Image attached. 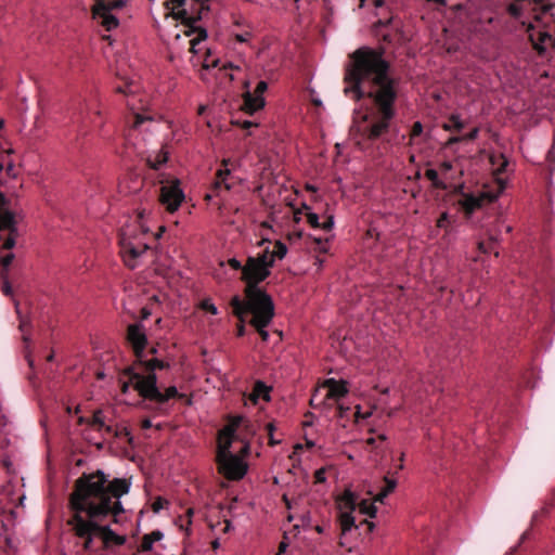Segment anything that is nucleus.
Returning <instances> with one entry per match:
<instances>
[{
    "label": "nucleus",
    "instance_id": "nucleus-47",
    "mask_svg": "<svg viewBox=\"0 0 555 555\" xmlns=\"http://www.w3.org/2000/svg\"><path fill=\"white\" fill-rule=\"evenodd\" d=\"M492 244H493V242H492V241H491V242H489V243L480 242V243L478 244V249H479L481 253L487 254V253H489V251L492 249Z\"/></svg>",
    "mask_w": 555,
    "mask_h": 555
},
{
    "label": "nucleus",
    "instance_id": "nucleus-8",
    "mask_svg": "<svg viewBox=\"0 0 555 555\" xmlns=\"http://www.w3.org/2000/svg\"><path fill=\"white\" fill-rule=\"evenodd\" d=\"M157 182L160 184L159 202L168 212H175L184 201V193L178 179L170 180L164 173L159 175Z\"/></svg>",
    "mask_w": 555,
    "mask_h": 555
},
{
    "label": "nucleus",
    "instance_id": "nucleus-22",
    "mask_svg": "<svg viewBox=\"0 0 555 555\" xmlns=\"http://www.w3.org/2000/svg\"><path fill=\"white\" fill-rule=\"evenodd\" d=\"M164 534L159 530H155L149 534H144L138 551L141 553L150 552L153 547V543L162 540Z\"/></svg>",
    "mask_w": 555,
    "mask_h": 555
},
{
    "label": "nucleus",
    "instance_id": "nucleus-29",
    "mask_svg": "<svg viewBox=\"0 0 555 555\" xmlns=\"http://www.w3.org/2000/svg\"><path fill=\"white\" fill-rule=\"evenodd\" d=\"M87 117L90 120V122L94 124L95 126L101 127L103 125L102 121H96V119L101 117V111L93 103L87 105Z\"/></svg>",
    "mask_w": 555,
    "mask_h": 555
},
{
    "label": "nucleus",
    "instance_id": "nucleus-21",
    "mask_svg": "<svg viewBox=\"0 0 555 555\" xmlns=\"http://www.w3.org/2000/svg\"><path fill=\"white\" fill-rule=\"evenodd\" d=\"M167 162L168 152L164 149L159 150L158 152L149 154L145 158L146 165L153 170H158Z\"/></svg>",
    "mask_w": 555,
    "mask_h": 555
},
{
    "label": "nucleus",
    "instance_id": "nucleus-52",
    "mask_svg": "<svg viewBox=\"0 0 555 555\" xmlns=\"http://www.w3.org/2000/svg\"><path fill=\"white\" fill-rule=\"evenodd\" d=\"M2 292L7 296L12 294V287H11L10 283L7 280H4L3 283H2Z\"/></svg>",
    "mask_w": 555,
    "mask_h": 555
},
{
    "label": "nucleus",
    "instance_id": "nucleus-59",
    "mask_svg": "<svg viewBox=\"0 0 555 555\" xmlns=\"http://www.w3.org/2000/svg\"><path fill=\"white\" fill-rule=\"evenodd\" d=\"M218 63H219V61H218V60H214V61L211 62V64H209V63H207V61H205V63H204V65H203V66H204L205 68L216 67V66L218 65Z\"/></svg>",
    "mask_w": 555,
    "mask_h": 555
},
{
    "label": "nucleus",
    "instance_id": "nucleus-40",
    "mask_svg": "<svg viewBox=\"0 0 555 555\" xmlns=\"http://www.w3.org/2000/svg\"><path fill=\"white\" fill-rule=\"evenodd\" d=\"M193 514H194L193 508H188V509H186V513H185V516H180V517H179V521H180V527H181V528H183V527H184L183 521H185L186 527L191 526V524H192V516H193Z\"/></svg>",
    "mask_w": 555,
    "mask_h": 555
},
{
    "label": "nucleus",
    "instance_id": "nucleus-49",
    "mask_svg": "<svg viewBox=\"0 0 555 555\" xmlns=\"http://www.w3.org/2000/svg\"><path fill=\"white\" fill-rule=\"evenodd\" d=\"M448 218H449L448 214L447 212H442L440 215V217L438 218V220H437V227L438 228H444L447 222H448Z\"/></svg>",
    "mask_w": 555,
    "mask_h": 555
},
{
    "label": "nucleus",
    "instance_id": "nucleus-56",
    "mask_svg": "<svg viewBox=\"0 0 555 555\" xmlns=\"http://www.w3.org/2000/svg\"><path fill=\"white\" fill-rule=\"evenodd\" d=\"M440 169H441V171H443V172L450 171V170L452 169V164H451V162H443V163H441V165H440Z\"/></svg>",
    "mask_w": 555,
    "mask_h": 555
},
{
    "label": "nucleus",
    "instance_id": "nucleus-39",
    "mask_svg": "<svg viewBox=\"0 0 555 555\" xmlns=\"http://www.w3.org/2000/svg\"><path fill=\"white\" fill-rule=\"evenodd\" d=\"M423 133V125L421 121H415L412 126L411 132H410V142L409 144L413 143V140L417 137H420Z\"/></svg>",
    "mask_w": 555,
    "mask_h": 555
},
{
    "label": "nucleus",
    "instance_id": "nucleus-60",
    "mask_svg": "<svg viewBox=\"0 0 555 555\" xmlns=\"http://www.w3.org/2000/svg\"><path fill=\"white\" fill-rule=\"evenodd\" d=\"M428 2H433V3H436V4H439V5H444L446 4V1L444 0H427Z\"/></svg>",
    "mask_w": 555,
    "mask_h": 555
},
{
    "label": "nucleus",
    "instance_id": "nucleus-12",
    "mask_svg": "<svg viewBox=\"0 0 555 555\" xmlns=\"http://www.w3.org/2000/svg\"><path fill=\"white\" fill-rule=\"evenodd\" d=\"M527 34L532 48L538 52L539 55H543L546 52L547 47L555 46V38L550 33L535 29L532 24L528 25Z\"/></svg>",
    "mask_w": 555,
    "mask_h": 555
},
{
    "label": "nucleus",
    "instance_id": "nucleus-53",
    "mask_svg": "<svg viewBox=\"0 0 555 555\" xmlns=\"http://www.w3.org/2000/svg\"><path fill=\"white\" fill-rule=\"evenodd\" d=\"M249 452H250V446L248 442H246L243 446L242 450L240 451V454H237V455L243 459V457L247 456L249 454Z\"/></svg>",
    "mask_w": 555,
    "mask_h": 555
},
{
    "label": "nucleus",
    "instance_id": "nucleus-26",
    "mask_svg": "<svg viewBox=\"0 0 555 555\" xmlns=\"http://www.w3.org/2000/svg\"><path fill=\"white\" fill-rule=\"evenodd\" d=\"M352 511L349 509V512H341L339 514V521H340V528L341 533L345 534L348 531H350L353 527H356L354 524V517L351 514Z\"/></svg>",
    "mask_w": 555,
    "mask_h": 555
},
{
    "label": "nucleus",
    "instance_id": "nucleus-51",
    "mask_svg": "<svg viewBox=\"0 0 555 555\" xmlns=\"http://www.w3.org/2000/svg\"><path fill=\"white\" fill-rule=\"evenodd\" d=\"M350 411L349 406L338 405L337 416L340 418L347 417V413Z\"/></svg>",
    "mask_w": 555,
    "mask_h": 555
},
{
    "label": "nucleus",
    "instance_id": "nucleus-48",
    "mask_svg": "<svg viewBox=\"0 0 555 555\" xmlns=\"http://www.w3.org/2000/svg\"><path fill=\"white\" fill-rule=\"evenodd\" d=\"M228 263L232 269L241 270L243 272L244 266H242V263L237 259L231 258L228 260Z\"/></svg>",
    "mask_w": 555,
    "mask_h": 555
},
{
    "label": "nucleus",
    "instance_id": "nucleus-46",
    "mask_svg": "<svg viewBox=\"0 0 555 555\" xmlns=\"http://www.w3.org/2000/svg\"><path fill=\"white\" fill-rule=\"evenodd\" d=\"M266 428H267L268 435H269V444L270 446L276 444L278 441H275L273 439L274 425L272 423H269V424H267Z\"/></svg>",
    "mask_w": 555,
    "mask_h": 555
},
{
    "label": "nucleus",
    "instance_id": "nucleus-44",
    "mask_svg": "<svg viewBox=\"0 0 555 555\" xmlns=\"http://www.w3.org/2000/svg\"><path fill=\"white\" fill-rule=\"evenodd\" d=\"M334 227V217L333 216H327L326 220L322 223H320V228L319 229H322L324 231H331Z\"/></svg>",
    "mask_w": 555,
    "mask_h": 555
},
{
    "label": "nucleus",
    "instance_id": "nucleus-31",
    "mask_svg": "<svg viewBox=\"0 0 555 555\" xmlns=\"http://www.w3.org/2000/svg\"><path fill=\"white\" fill-rule=\"evenodd\" d=\"M443 128L448 131H461L464 128V124L461 121L457 115H451L449 118V124L444 125Z\"/></svg>",
    "mask_w": 555,
    "mask_h": 555
},
{
    "label": "nucleus",
    "instance_id": "nucleus-23",
    "mask_svg": "<svg viewBox=\"0 0 555 555\" xmlns=\"http://www.w3.org/2000/svg\"><path fill=\"white\" fill-rule=\"evenodd\" d=\"M79 422L80 423H86L87 425L95 428L96 430H101V429L105 430V427L107 426L105 424V416H104L102 410H95L93 412V415H92L91 418L80 417Z\"/></svg>",
    "mask_w": 555,
    "mask_h": 555
},
{
    "label": "nucleus",
    "instance_id": "nucleus-63",
    "mask_svg": "<svg viewBox=\"0 0 555 555\" xmlns=\"http://www.w3.org/2000/svg\"><path fill=\"white\" fill-rule=\"evenodd\" d=\"M364 522L367 525L369 530H370V531H372V530H373V528H374V524H373V522H369V521H366V520H365Z\"/></svg>",
    "mask_w": 555,
    "mask_h": 555
},
{
    "label": "nucleus",
    "instance_id": "nucleus-16",
    "mask_svg": "<svg viewBox=\"0 0 555 555\" xmlns=\"http://www.w3.org/2000/svg\"><path fill=\"white\" fill-rule=\"evenodd\" d=\"M120 246L125 263L129 268H134L135 260L149 248L147 245L135 246L126 240H121Z\"/></svg>",
    "mask_w": 555,
    "mask_h": 555
},
{
    "label": "nucleus",
    "instance_id": "nucleus-30",
    "mask_svg": "<svg viewBox=\"0 0 555 555\" xmlns=\"http://www.w3.org/2000/svg\"><path fill=\"white\" fill-rule=\"evenodd\" d=\"M425 177L431 181L433 185L437 189H440V190H446L447 189V185L444 182H442L439 177H438V172L435 170V169H427L425 171Z\"/></svg>",
    "mask_w": 555,
    "mask_h": 555
},
{
    "label": "nucleus",
    "instance_id": "nucleus-2",
    "mask_svg": "<svg viewBox=\"0 0 555 555\" xmlns=\"http://www.w3.org/2000/svg\"><path fill=\"white\" fill-rule=\"evenodd\" d=\"M131 482L126 478L108 480L100 469L83 473L74 485L68 498L70 516L67 525L74 534L83 539L82 547L90 551L93 537L98 535V522L104 521L109 515L113 522L118 524L125 508L119 499L130 490Z\"/></svg>",
    "mask_w": 555,
    "mask_h": 555
},
{
    "label": "nucleus",
    "instance_id": "nucleus-36",
    "mask_svg": "<svg viewBox=\"0 0 555 555\" xmlns=\"http://www.w3.org/2000/svg\"><path fill=\"white\" fill-rule=\"evenodd\" d=\"M116 92L124 93L126 95L134 93L137 89L134 88V83L131 80H127L124 86H117Z\"/></svg>",
    "mask_w": 555,
    "mask_h": 555
},
{
    "label": "nucleus",
    "instance_id": "nucleus-14",
    "mask_svg": "<svg viewBox=\"0 0 555 555\" xmlns=\"http://www.w3.org/2000/svg\"><path fill=\"white\" fill-rule=\"evenodd\" d=\"M268 83L263 80L257 83L254 93L247 91L243 96L244 109L248 114H253L264 106V99L262 94L267 91Z\"/></svg>",
    "mask_w": 555,
    "mask_h": 555
},
{
    "label": "nucleus",
    "instance_id": "nucleus-9",
    "mask_svg": "<svg viewBox=\"0 0 555 555\" xmlns=\"http://www.w3.org/2000/svg\"><path fill=\"white\" fill-rule=\"evenodd\" d=\"M251 309V319L249 324L258 332L263 341L269 339V333L266 327L271 323L274 318V304L273 301L258 302L248 305Z\"/></svg>",
    "mask_w": 555,
    "mask_h": 555
},
{
    "label": "nucleus",
    "instance_id": "nucleus-41",
    "mask_svg": "<svg viewBox=\"0 0 555 555\" xmlns=\"http://www.w3.org/2000/svg\"><path fill=\"white\" fill-rule=\"evenodd\" d=\"M306 216H307L308 223L312 228H314V229H319L320 228V223L321 222L319 221V216L317 214L308 211Z\"/></svg>",
    "mask_w": 555,
    "mask_h": 555
},
{
    "label": "nucleus",
    "instance_id": "nucleus-5",
    "mask_svg": "<svg viewBox=\"0 0 555 555\" xmlns=\"http://www.w3.org/2000/svg\"><path fill=\"white\" fill-rule=\"evenodd\" d=\"M130 373L131 382L134 383L135 390L145 400L155 402L157 404H165L169 399H185L188 404H191V399L186 398L184 393L178 391L177 387L170 386L165 392H162L157 387V377L155 371H146L147 375L139 372H133L132 369L128 370Z\"/></svg>",
    "mask_w": 555,
    "mask_h": 555
},
{
    "label": "nucleus",
    "instance_id": "nucleus-35",
    "mask_svg": "<svg viewBox=\"0 0 555 555\" xmlns=\"http://www.w3.org/2000/svg\"><path fill=\"white\" fill-rule=\"evenodd\" d=\"M130 369H132V370H133V372H137V371H135V365H134V364H133V365H131V366H128V367L124 371V375L128 377V380H124V382L121 383V391H122L124 393H126V392L128 391V389H129V387H130V386H132V387L135 389L134 383H133V382H131L130 373L128 372V370H130Z\"/></svg>",
    "mask_w": 555,
    "mask_h": 555
},
{
    "label": "nucleus",
    "instance_id": "nucleus-62",
    "mask_svg": "<svg viewBox=\"0 0 555 555\" xmlns=\"http://www.w3.org/2000/svg\"><path fill=\"white\" fill-rule=\"evenodd\" d=\"M163 232H165V227H160L158 233L156 234V237H160Z\"/></svg>",
    "mask_w": 555,
    "mask_h": 555
},
{
    "label": "nucleus",
    "instance_id": "nucleus-33",
    "mask_svg": "<svg viewBox=\"0 0 555 555\" xmlns=\"http://www.w3.org/2000/svg\"><path fill=\"white\" fill-rule=\"evenodd\" d=\"M506 11L515 20H519L522 16L524 9L520 2L514 1L506 7Z\"/></svg>",
    "mask_w": 555,
    "mask_h": 555
},
{
    "label": "nucleus",
    "instance_id": "nucleus-38",
    "mask_svg": "<svg viewBox=\"0 0 555 555\" xmlns=\"http://www.w3.org/2000/svg\"><path fill=\"white\" fill-rule=\"evenodd\" d=\"M199 308L214 315L218 314V308L208 298L201 302Z\"/></svg>",
    "mask_w": 555,
    "mask_h": 555
},
{
    "label": "nucleus",
    "instance_id": "nucleus-37",
    "mask_svg": "<svg viewBox=\"0 0 555 555\" xmlns=\"http://www.w3.org/2000/svg\"><path fill=\"white\" fill-rule=\"evenodd\" d=\"M313 242L315 244V250L321 254H326L328 251V238L314 237Z\"/></svg>",
    "mask_w": 555,
    "mask_h": 555
},
{
    "label": "nucleus",
    "instance_id": "nucleus-18",
    "mask_svg": "<svg viewBox=\"0 0 555 555\" xmlns=\"http://www.w3.org/2000/svg\"><path fill=\"white\" fill-rule=\"evenodd\" d=\"M324 387L327 389L326 399L337 401L348 393L347 383L345 380L328 378L324 382Z\"/></svg>",
    "mask_w": 555,
    "mask_h": 555
},
{
    "label": "nucleus",
    "instance_id": "nucleus-3",
    "mask_svg": "<svg viewBox=\"0 0 555 555\" xmlns=\"http://www.w3.org/2000/svg\"><path fill=\"white\" fill-rule=\"evenodd\" d=\"M272 267L273 260L268 248L256 257L247 258L241 280L246 284L243 300H248V305L273 301L270 295L258 286L270 275Z\"/></svg>",
    "mask_w": 555,
    "mask_h": 555
},
{
    "label": "nucleus",
    "instance_id": "nucleus-55",
    "mask_svg": "<svg viewBox=\"0 0 555 555\" xmlns=\"http://www.w3.org/2000/svg\"><path fill=\"white\" fill-rule=\"evenodd\" d=\"M235 124L240 125L243 129H249L254 126H257L255 122L249 121V120H244L242 124H240L238 121H235Z\"/></svg>",
    "mask_w": 555,
    "mask_h": 555
},
{
    "label": "nucleus",
    "instance_id": "nucleus-61",
    "mask_svg": "<svg viewBox=\"0 0 555 555\" xmlns=\"http://www.w3.org/2000/svg\"><path fill=\"white\" fill-rule=\"evenodd\" d=\"M366 443H367L369 446H374V443H375V438H369V439H366Z\"/></svg>",
    "mask_w": 555,
    "mask_h": 555
},
{
    "label": "nucleus",
    "instance_id": "nucleus-13",
    "mask_svg": "<svg viewBox=\"0 0 555 555\" xmlns=\"http://www.w3.org/2000/svg\"><path fill=\"white\" fill-rule=\"evenodd\" d=\"M232 313L237 318L238 323L236 326V335L243 337L246 333L245 321L248 314L251 315V309L248 307V300H243L240 296L235 295L230 301Z\"/></svg>",
    "mask_w": 555,
    "mask_h": 555
},
{
    "label": "nucleus",
    "instance_id": "nucleus-11",
    "mask_svg": "<svg viewBox=\"0 0 555 555\" xmlns=\"http://www.w3.org/2000/svg\"><path fill=\"white\" fill-rule=\"evenodd\" d=\"M218 472L228 480H241L247 473L248 466L241 456L236 454L217 459Z\"/></svg>",
    "mask_w": 555,
    "mask_h": 555
},
{
    "label": "nucleus",
    "instance_id": "nucleus-57",
    "mask_svg": "<svg viewBox=\"0 0 555 555\" xmlns=\"http://www.w3.org/2000/svg\"><path fill=\"white\" fill-rule=\"evenodd\" d=\"M463 141L462 140V137H451L448 141H447V145L450 146V145H453L455 143H459Z\"/></svg>",
    "mask_w": 555,
    "mask_h": 555
},
{
    "label": "nucleus",
    "instance_id": "nucleus-6",
    "mask_svg": "<svg viewBox=\"0 0 555 555\" xmlns=\"http://www.w3.org/2000/svg\"><path fill=\"white\" fill-rule=\"evenodd\" d=\"M127 341L131 346L135 361L134 365H139L145 372L163 370L168 367V363L158 360L156 358L147 359L145 354V347L147 344L146 335L143 331V326L140 324H130L127 328Z\"/></svg>",
    "mask_w": 555,
    "mask_h": 555
},
{
    "label": "nucleus",
    "instance_id": "nucleus-15",
    "mask_svg": "<svg viewBox=\"0 0 555 555\" xmlns=\"http://www.w3.org/2000/svg\"><path fill=\"white\" fill-rule=\"evenodd\" d=\"M343 504L345 508H348L350 511H354L358 506L360 509V513L365 514L370 516L371 518L375 517L377 513V508L374 505V503L369 502L367 500H362L360 502H357V498L351 493L347 492L343 496Z\"/></svg>",
    "mask_w": 555,
    "mask_h": 555
},
{
    "label": "nucleus",
    "instance_id": "nucleus-28",
    "mask_svg": "<svg viewBox=\"0 0 555 555\" xmlns=\"http://www.w3.org/2000/svg\"><path fill=\"white\" fill-rule=\"evenodd\" d=\"M152 120L151 117L149 116H145V115H142L140 113H132L128 118H127V124L132 128V129H138L142 124H144L145 121H150Z\"/></svg>",
    "mask_w": 555,
    "mask_h": 555
},
{
    "label": "nucleus",
    "instance_id": "nucleus-32",
    "mask_svg": "<svg viewBox=\"0 0 555 555\" xmlns=\"http://www.w3.org/2000/svg\"><path fill=\"white\" fill-rule=\"evenodd\" d=\"M287 247L284 243L281 241H276L274 244L273 251H270V257H272V260L274 261V258L283 259L286 256Z\"/></svg>",
    "mask_w": 555,
    "mask_h": 555
},
{
    "label": "nucleus",
    "instance_id": "nucleus-45",
    "mask_svg": "<svg viewBox=\"0 0 555 555\" xmlns=\"http://www.w3.org/2000/svg\"><path fill=\"white\" fill-rule=\"evenodd\" d=\"M478 132H479V129L478 128H474L468 133L462 135V140L463 141H474L477 138Z\"/></svg>",
    "mask_w": 555,
    "mask_h": 555
},
{
    "label": "nucleus",
    "instance_id": "nucleus-4",
    "mask_svg": "<svg viewBox=\"0 0 555 555\" xmlns=\"http://www.w3.org/2000/svg\"><path fill=\"white\" fill-rule=\"evenodd\" d=\"M209 0H169L166 8L171 10L175 20L180 21L188 29L186 36L197 34L191 43V52L195 53V46L207 38V31L203 27H196L195 24L202 20L204 12L209 10Z\"/></svg>",
    "mask_w": 555,
    "mask_h": 555
},
{
    "label": "nucleus",
    "instance_id": "nucleus-54",
    "mask_svg": "<svg viewBox=\"0 0 555 555\" xmlns=\"http://www.w3.org/2000/svg\"><path fill=\"white\" fill-rule=\"evenodd\" d=\"M249 36H250L249 33L237 34V35H235V40L238 42H246L248 40Z\"/></svg>",
    "mask_w": 555,
    "mask_h": 555
},
{
    "label": "nucleus",
    "instance_id": "nucleus-27",
    "mask_svg": "<svg viewBox=\"0 0 555 555\" xmlns=\"http://www.w3.org/2000/svg\"><path fill=\"white\" fill-rule=\"evenodd\" d=\"M105 433L107 435H112L116 438H127L128 442L131 443L132 441V436H131V433L130 430L127 428V427H113V426H106L105 427Z\"/></svg>",
    "mask_w": 555,
    "mask_h": 555
},
{
    "label": "nucleus",
    "instance_id": "nucleus-34",
    "mask_svg": "<svg viewBox=\"0 0 555 555\" xmlns=\"http://www.w3.org/2000/svg\"><path fill=\"white\" fill-rule=\"evenodd\" d=\"M490 162L492 163V165H496L498 166V171L500 173H503L505 171V168L508 164L507 159L504 157L503 154H499V155H491L490 156Z\"/></svg>",
    "mask_w": 555,
    "mask_h": 555
},
{
    "label": "nucleus",
    "instance_id": "nucleus-50",
    "mask_svg": "<svg viewBox=\"0 0 555 555\" xmlns=\"http://www.w3.org/2000/svg\"><path fill=\"white\" fill-rule=\"evenodd\" d=\"M314 478H315V482H319V483H322L325 481V472L324 469H318L315 473H314Z\"/></svg>",
    "mask_w": 555,
    "mask_h": 555
},
{
    "label": "nucleus",
    "instance_id": "nucleus-17",
    "mask_svg": "<svg viewBox=\"0 0 555 555\" xmlns=\"http://www.w3.org/2000/svg\"><path fill=\"white\" fill-rule=\"evenodd\" d=\"M96 529L98 535L103 541L104 548L111 547L112 544L124 545L126 543V537L117 534L109 526H103L101 522H98Z\"/></svg>",
    "mask_w": 555,
    "mask_h": 555
},
{
    "label": "nucleus",
    "instance_id": "nucleus-7",
    "mask_svg": "<svg viewBox=\"0 0 555 555\" xmlns=\"http://www.w3.org/2000/svg\"><path fill=\"white\" fill-rule=\"evenodd\" d=\"M126 3L127 0H94L91 8L92 18L106 31H111L119 25L113 12L122 9Z\"/></svg>",
    "mask_w": 555,
    "mask_h": 555
},
{
    "label": "nucleus",
    "instance_id": "nucleus-20",
    "mask_svg": "<svg viewBox=\"0 0 555 555\" xmlns=\"http://www.w3.org/2000/svg\"><path fill=\"white\" fill-rule=\"evenodd\" d=\"M231 175V171L228 168L219 169L216 172L215 181L211 185V193L205 195V199L209 201L212 196L219 194L221 189L227 191L231 190V185L227 182L228 177Z\"/></svg>",
    "mask_w": 555,
    "mask_h": 555
},
{
    "label": "nucleus",
    "instance_id": "nucleus-10",
    "mask_svg": "<svg viewBox=\"0 0 555 555\" xmlns=\"http://www.w3.org/2000/svg\"><path fill=\"white\" fill-rule=\"evenodd\" d=\"M243 422V416H231L228 424L218 433L217 459H222L232 455L231 447L234 440L237 439V430Z\"/></svg>",
    "mask_w": 555,
    "mask_h": 555
},
{
    "label": "nucleus",
    "instance_id": "nucleus-43",
    "mask_svg": "<svg viewBox=\"0 0 555 555\" xmlns=\"http://www.w3.org/2000/svg\"><path fill=\"white\" fill-rule=\"evenodd\" d=\"M167 503H168V502H167V500H165V499H163V498H160V496H159V498H157V499L153 502V504H152V509H153V512H154V513H158V512L164 507V505H165V504H167Z\"/></svg>",
    "mask_w": 555,
    "mask_h": 555
},
{
    "label": "nucleus",
    "instance_id": "nucleus-1",
    "mask_svg": "<svg viewBox=\"0 0 555 555\" xmlns=\"http://www.w3.org/2000/svg\"><path fill=\"white\" fill-rule=\"evenodd\" d=\"M344 92L353 100L367 98L375 108L364 114L357 127L359 144L373 143L383 139L391 128L396 116L398 81L390 76V63L384 59L383 50L361 47L349 55L345 67Z\"/></svg>",
    "mask_w": 555,
    "mask_h": 555
},
{
    "label": "nucleus",
    "instance_id": "nucleus-24",
    "mask_svg": "<svg viewBox=\"0 0 555 555\" xmlns=\"http://www.w3.org/2000/svg\"><path fill=\"white\" fill-rule=\"evenodd\" d=\"M384 488L374 496V502L383 503L384 499L391 493L397 487V480L389 477H384Z\"/></svg>",
    "mask_w": 555,
    "mask_h": 555
},
{
    "label": "nucleus",
    "instance_id": "nucleus-19",
    "mask_svg": "<svg viewBox=\"0 0 555 555\" xmlns=\"http://www.w3.org/2000/svg\"><path fill=\"white\" fill-rule=\"evenodd\" d=\"M486 197H488L486 194L476 196L470 193H463V196L459 201V204L462 207L465 215L470 216L476 209L481 208Z\"/></svg>",
    "mask_w": 555,
    "mask_h": 555
},
{
    "label": "nucleus",
    "instance_id": "nucleus-58",
    "mask_svg": "<svg viewBox=\"0 0 555 555\" xmlns=\"http://www.w3.org/2000/svg\"><path fill=\"white\" fill-rule=\"evenodd\" d=\"M141 427H142L143 429H149V428H151V427H152V423H151V421H150L149 418L143 420V421H142V423H141Z\"/></svg>",
    "mask_w": 555,
    "mask_h": 555
},
{
    "label": "nucleus",
    "instance_id": "nucleus-25",
    "mask_svg": "<svg viewBox=\"0 0 555 555\" xmlns=\"http://www.w3.org/2000/svg\"><path fill=\"white\" fill-rule=\"evenodd\" d=\"M259 398H262L266 401L270 400L269 387L260 380L255 383L250 400L256 402Z\"/></svg>",
    "mask_w": 555,
    "mask_h": 555
},
{
    "label": "nucleus",
    "instance_id": "nucleus-42",
    "mask_svg": "<svg viewBox=\"0 0 555 555\" xmlns=\"http://www.w3.org/2000/svg\"><path fill=\"white\" fill-rule=\"evenodd\" d=\"M240 428H243V431L247 435L255 434L254 425L249 421L245 420V417H243V422H242Z\"/></svg>",
    "mask_w": 555,
    "mask_h": 555
},
{
    "label": "nucleus",
    "instance_id": "nucleus-64",
    "mask_svg": "<svg viewBox=\"0 0 555 555\" xmlns=\"http://www.w3.org/2000/svg\"><path fill=\"white\" fill-rule=\"evenodd\" d=\"M315 530H317L319 533H321V532L323 531L322 527H320V526H317Z\"/></svg>",
    "mask_w": 555,
    "mask_h": 555
}]
</instances>
